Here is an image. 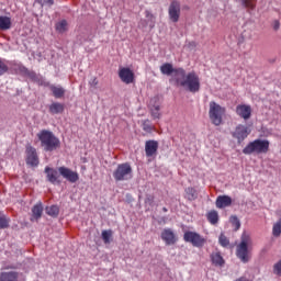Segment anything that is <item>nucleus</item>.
I'll return each mask as SVG.
<instances>
[{
    "label": "nucleus",
    "mask_w": 281,
    "mask_h": 281,
    "mask_svg": "<svg viewBox=\"0 0 281 281\" xmlns=\"http://www.w3.org/2000/svg\"><path fill=\"white\" fill-rule=\"evenodd\" d=\"M160 72L164 76H171L170 82H173L176 87L187 89L190 93H199L201 91V79L194 71L186 74V69L173 68L172 64L166 63L160 66Z\"/></svg>",
    "instance_id": "nucleus-1"
},
{
    "label": "nucleus",
    "mask_w": 281,
    "mask_h": 281,
    "mask_svg": "<svg viewBox=\"0 0 281 281\" xmlns=\"http://www.w3.org/2000/svg\"><path fill=\"white\" fill-rule=\"evenodd\" d=\"M37 138L45 153H54V150H58V148H60V139L49 130L40 131L37 133Z\"/></svg>",
    "instance_id": "nucleus-2"
},
{
    "label": "nucleus",
    "mask_w": 281,
    "mask_h": 281,
    "mask_svg": "<svg viewBox=\"0 0 281 281\" xmlns=\"http://www.w3.org/2000/svg\"><path fill=\"white\" fill-rule=\"evenodd\" d=\"M270 143L267 139L257 138L246 145L243 149L244 155H267L269 153Z\"/></svg>",
    "instance_id": "nucleus-3"
},
{
    "label": "nucleus",
    "mask_w": 281,
    "mask_h": 281,
    "mask_svg": "<svg viewBox=\"0 0 281 281\" xmlns=\"http://www.w3.org/2000/svg\"><path fill=\"white\" fill-rule=\"evenodd\" d=\"M249 245H251V237L247 233H243L236 248V256L244 263L249 262Z\"/></svg>",
    "instance_id": "nucleus-4"
},
{
    "label": "nucleus",
    "mask_w": 281,
    "mask_h": 281,
    "mask_svg": "<svg viewBox=\"0 0 281 281\" xmlns=\"http://www.w3.org/2000/svg\"><path fill=\"white\" fill-rule=\"evenodd\" d=\"M223 115H225V108L214 101H211L209 117L214 126H221V124H223Z\"/></svg>",
    "instance_id": "nucleus-5"
},
{
    "label": "nucleus",
    "mask_w": 281,
    "mask_h": 281,
    "mask_svg": "<svg viewBox=\"0 0 281 281\" xmlns=\"http://www.w3.org/2000/svg\"><path fill=\"white\" fill-rule=\"evenodd\" d=\"M113 177L115 181H128L133 179V167L128 162L120 164L113 171Z\"/></svg>",
    "instance_id": "nucleus-6"
},
{
    "label": "nucleus",
    "mask_w": 281,
    "mask_h": 281,
    "mask_svg": "<svg viewBox=\"0 0 281 281\" xmlns=\"http://www.w3.org/2000/svg\"><path fill=\"white\" fill-rule=\"evenodd\" d=\"M183 240L184 243H190L192 247H198L199 249L204 247L205 243H207V240L201 236V234L192 231H187L183 234Z\"/></svg>",
    "instance_id": "nucleus-7"
},
{
    "label": "nucleus",
    "mask_w": 281,
    "mask_h": 281,
    "mask_svg": "<svg viewBox=\"0 0 281 281\" xmlns=\"http://www.w3.org/2000/svg\"><path fill=\"white\" fill-rule=\"evenodd\" d=\"M251 134V130L246 125L239 124L235 127V131L232 133V137L237 139L238 144H243L247 137Z\"/></svg>",
    "instance_id": "nucleus-8"
},
{
    "label": "nucleus",
    "mask_w": 281,
    "mask_h": 281,
    "mask_svg": "<svg viewBox=\"0 0 281 281\" xmlns=\"http://www.w3.org/2000/svg\"><path fill=\"white\" fill-rule=\"evenodd\" d=\"M168 14L172 23H179V19H181V2L177 0L171 1Z\"/></svg>",
    "instance_id": "nucleus-9"
},
{
    "label": "nucleus",
    "mask_w": 281,
    "mask_h": 281,
    "mask_svg": "<svg viewBox=\"0 0 281 281\" xmlns=\"http://www.w3.org/2000/svg\"><path fill=\"white\" fill-rule=\"evenodd\" d=\"M25 155L26 165L31 166L32 168H36V166L40 164L38 153H36V149L32 145H26Z\"/></svg>",
    "instance_id": "nucleus-10"
},
{
    "label": "nucleus",
    "mask_w": 281,
    "mask_h": 281,
    "mask_svg": "<svg viewBox=\"0 0 281 281\" xmlns=\"http://www.w3.org/2000/svg\"><path fill=\"white\" fill-rule=\"evenodd\" d=\"M252 111L254 110L251 109V105L245 104V103H240L235 108L236 115L241 120H244L245 122H247L248 120H251Z\"/></svg>",
    "instance_id": "nucleus-11"
},
{
    "label": "nucleus",
    "mask_w": 281,
    "mask_h": 281,
    "mask_svg": "<svg viewBox=\"0 0 281 281\" xmlns=\"http://www.w3.org/2000/svg\"><path fill=\"white\" fill-rule=\"evenodd\" d=\"M58 172H59V175H61V177L64 179L69 181V183H76L80 179V176L78 175V172H76L67 167H59Z\"/></svg>",
    "instance_id": "nucleus-12"
},
{
    "label": "nucleus",
    "mask_w": 281,
    "mask_h": 281,
    "mask_svg": "<svg viewBox=\"0 0 281 281\" xmlns=\"http://www.w3.org/2000/svg\"><path fill=\"white\" fill-rule=\"evenodd\" d=\"M119 78L125 85H133V82H135V72H133L131 68L123 67L119 70Z\"/></svg>",
    "instance_id": "nucleus-13"
},
{
    "label": "nucleus",
    "mask_w": 281,
    "mask_h": 281,
    "mask_svg": "<svg viewBox=\"0 0 281 281\" xmlns=\"http://www.w3.org/2000/svg\"><path fill=\"white\" fill-rule=\"evenodd\" d=\"M149 111L154 120H159L161 117V103H159V97H154L149 101Z\"/></svg>",
    "instance_id": "nucleus-14"
},
{
    "label": "nucleus",
    "mask_w": 281,
    "mask_h": 281,
    "mask_svg": "<svg viewBox=\"0 0 281 281\" xmlns=\"http://www.w3.org/2000/svg\"><path fill=\"white\" fill-rule=\"evenodd\" d=\"M160 238L166 245H176L177 240H179L172 228H165L161 232Z\"/></svg>",
    "instance_id": "nucleus-15"
},
{
    "label": "nucleus",
    "mask_w": 281,
    "mask_h": 281,
    "mask_svg": "<svg viewBox=\"0 0 281 281\" xmlns=\"http://www.w3.org/2000/svg\"><path fill=\"white\" fill-rule=\"evenodd\" d=\"M159 150V143L157 140H146L145 155L146 157H155Z\"/></svg>",
    "instance_id": "nucleus-16"
},
{
    "label": "nucleus",
    "mask_w": 281,
    "mask_h": 281,
    "mask_svg": "<svg viewBox=\"0 0 281 281\" xmlns=\"http://www.w3.org/2000/svg\"><path fill=\"white\" fill-rule=\"evenodd\" d=\"M45 175H46L47 181L49 183H53V186H56V183H60V180H58V171L56 169L46 167Z\"/></svg>",
    "instance_id": "nucleus-17"
},
{
    "label": "nucleus",
    "mask_w": 281,
    "mask_h": 281,
    "mask_svg": "<svg viewBox=\"0 0 281 281\" xmlns=\"http://www.w3.org/2000/svg\"><path fill=\"white\" fill-rule=\"evenodd\" d=\"M215 205L218 210L229 207L232 205V198L229 195H220L215 201Z\"/></svg>",
    "instance_id": "nucleus-18"
},
{
    "label": "nucleus",
    "mask_w": 281,
    "mask_h": 281,
    "mask_svg": "<svg viewBox=\"0 0 281 281\" xmlns=\"http://www.w3.org/2000/svg\"><path fill=\"white\" fill-rule=\"evenodd\" d=\"M48 111L52 115H58L60 113H65V104L60 103V102H53L49 106H48Z\"/></svg>",
    "instance_id": "nucleus-19"
},
{
    "label": "nucleus",
    "mask_w": 281,
    "mask_h": 281,
    "mask_svg": "<svg viewBox=\"0 0 281 281\" xmlns=\"http://www.w3.org/2000/svg\"><path fill=\"white\" fill-rule=\"evenodd\" d=\"M0 281H19V272L16 271L1 272Z\"/></svg>",
    "instance_id": "nucleus-20"
},
{
    "label": "nucleus",
    "mask_w": 281,
    "mask_h": 281,
    "mask_svg": "<svg viewBox=\"0 0 281 281\" xmlns=\"http://www.w3.org/2000/svg\"><path fill=\"white\" fill-rule=\"evenodd\" d=\"M49 90L52 91L54 98H56L57 100H60V98H65V88L52 85L49 86Z\"/></svg>",
    "instance_id": "nucleus-21"
},
{
    "label": "nucleus",
    "mask_w": 281,
    "mask_h": 281,
    "mask_svg": "<svg viewBox=\"0 0 281 281\" xmlns=\"http://www.w3.org/2000/svg\"><path fill=\"white\" fill-rule=\"evenodd\" d=\"M211 261L214 267H223L225 265V259H223L221 252H212Z\"/></svg>",
    "instance_id": "nucleus-22"
},
{
    "label": "nucleus",
    "mask_w": 281,
    "mask_h": 281,
    "mask_svg": "<svg viewBox=\"0 0 281 281\" xmlns=\"http://www.w3.org/2000/svg\"><path fill=\"white\" fill-rule=\"evenodd\" d=\"M43 216V204L37 203L32 209V218L31 221H38Z\"/></svg>",
    "instance_id": "nucleus-23"
},
{
    "label": "nucleus",
    "mask_w": 281,
    "mask_h": 281,
    "mask_svg": "<svg viewBox=\"0 0 281 281\" xmlns=\"http://www.w3.org/2000/svg\"><path fill=\"white\" fill-rule=\"evenodd\" d=\"M184 192V198L188 199V201H196V199H199V192H196V189L192 187L187 188Z\"/></svg>",
    "instance_id": "nucleus-24"
},
{
    "label": "nucleus",
    "mask_w": 281,
    "mask_h": 281,
    "mask_svg": "<svg viewBox=\"0 0 281 281\" xmlns=\"http://www.w3.org/2000/svg\"><path fill=\"white\" fill-rule=\"evenodd\" d=\"M12 27V20L8 16L0 15V30L5 31Z\"/></svg>",
    "instance_id": "nucleus-25"
},
{
    "label": "nucleus",
    "mask_w": 281,
    "mask_h": 281,
    "mask_svg": "<svg viewBox=\"0 0 281 281\" xmlns=\"http://www.w3.org/2000/svg\"><path fill=\"white\" fill-rule=\"evenodd\" d=\"M206 218L209 221V223H211V225H216V223H218V212L217 211H210L206 214Z\"/></svg>",
    "instance_id": "nucleus-26"
},
{
    "label": "nucleus",
    "mask_w": 281,
    "mask_h": 281,
    "mask_svg": "<svg viewBox=\"0 0 281 281\" xmlns=\"http://www.w3.org/2000/svg\"><path fill=\"white\" fill-rule=\"evenodd\" d=\"M113 237V231H102L101 238L104 243V245H109L111 243V238Z\"/></svg>",
    "instance_id": "nucleus-27"
},
{
    "label": "nucleus",
    "mask_w": 281,
    "mask_h": 281,
    "mask_svg": "<svg viewBox=\"0 0 281 281\" xmlns=\"http://www.w3.org/2000/svg\"><path fill=\"white\" fill-rule=\"evenodd\" d=\"M46 214H48V216H53L54 218H56V216L60 214V209L57 205L48 206L46 207Z\"/></svg>",
    "instance_id": "nucleus-28"
},
{
    "label": "nucleus",
    "mask_w": 281,
    "mask_h": 281,
    "mask_svg": "<svg viewBox=\"0 0 281 281\" xmlns=\"http://www.w3.org/2000/svg\"><path fill=\"white\" fill-rule=\"evenodd\" d=\"M56 32L59 34H64V32H67V20H61L58 22L55 26Z\"/></svg>",
    "instance_id": "nucleus-29"
},
{
    "label": "nucleus",
    "mask_w": 281,
    "mask_h": 281,
    "mask_svg": "<svg viewBox=\"0 0 281 281\" xmlns=\"http://www.w3.org/2000/svg\"><path fill=\"white\" fill-rule=\"evenodd\" d=\"M142 126L145 133H153V131H155V126L150 123V120L143 121Z\"/></svg>",
    "instance_id": "nucleus-30"
},
{
    "label": "nucleus",
    "mask_w": 281,
    "mask_h": 281,
    "mask_svg": "<svg viewBox=\"0 0 281 281\" xmlns=\"http://www.w3.org/2000/svg\"><path fill=\"white\" fill-rule=\"evenodd\" d=\"M241 4L244 5V8H247L248 10L256 9V0H241Z\"/></svg>",
    "instance_id": "nucleus-31"
},
{
    "label": "nucleus",
    "mask_w": 281,
    "mask_h": 281,
    "mask_svg": "<svg viewBox=\"0 0 281 281\" xmlns=\"http://www.w3.org/2000/svg\"><path fill=\"white\" fill-rule=\"evenodd\" d=\"M144 202H145V205H148V207H153L155 205V195L146 194Z\"/></svg>",
    "instance_id": "nucleus-32"
},
{
    "label": "nucleus",
    "mask_w": 281,
    "mask_h": 281,
    "mask_svg": "<svg viewBox=\"0 0 281 281\" xmlns=\"http://www.w3.org/2000/svg\"><path fill=\"white\" fill-rule=\"evenodd\" d=\"M273 236L278 237L281 234V218L272 227Z\"/></svg>",
    "instance_id": "nucleus-33"
},
{
    "label": "nucleus",
    "mask_w": 281,
    "mask_h": 281,
    "mask_svg": "<svg viewBox=\"0 0 281 281\" xmlns=\"http://www.w3.org/2000/svg\"><path fill=\"white\" fill-rule=\"evenodd\" d=\"M218 243L222 247H229V239L225 234H221L218 237Z\"/></svg>",
    "instance_id": "nucleus-34"
},
{
    "label": "nucleus",
    "mask_w": 281,
    "mask_h": 281,
    "mask_svg": "<svg viewBox=\"0 0 281 281\" xmlns=\"http://www.w3.org/2000/svg\"><path fill=\"white\" fill-rule=\"evenodd\" d=\"M10 227V220L5 216H0V229H8Z\"/></svg>",
    "instance_id": "nucleus-35"
},
{
    "label": "nucleus",
    "mask_w": 281,
    "mask_h": 281,
    "mask_svg": "<svg viewBox=\"0 0 281 281\" xmlns=\"http://www.w3.org/2000/svg\"><path fill=\"white\" fill-rule=\"evenodd\" d=\"M8 64L3 59L0 58V76L8 74Z\"/></svg>",
    "instance_id": "nucleus-36"
},
{
    "label": "nucleus",
    "mask_w": 281,
    "mask_h": 281,
    "mask_svg": "<svg viewBox=\"0 0 281 281\" xmlns=\"http://www.w3.org/2000/svg\"><path fill=\"white\" fill-rule=\"evenodd\" d=\"M273 273H274V276L281 277V260H279L277 263H274Z\"/></svg>",
    "instance_id": "nucleus-37"
},
{
    "label": "nucleus",
    "mask_w": 281,
    "mask_h": 281,
    "mask_svg": "<svg viewBox=\"0 0 281 281\" xmlns=\"http://www.w3.org/2000/svg\"><path fill=\"white\" fill-rule=\"evenodd\" d=\"M231 223H232L233 225H235L236 229H240V221L238 220L237 216L232 215V216H231Z\"/></svg>",
    "instance_id": "nucleus-38"
},
{
    "label": "nucleus",
    "mask_w": 281,
    "mask_h": 281,
    "mask_svg": "<svg viewBox=\"0 0 281 281\" xmlns=\"http://www.w3.org/2000/svg\"><path fill=\"white\" fill-rule=\"evenodd\" d=\"M90 87H92L93 89L98 88L99 81L97 77H93L90 81H89Z\"/></svg>",
    "instance_id": "nucleus-39"
},
{
    "label": "nucleus",
    "mask_w": 281,
    "mask_h": 281,
    "mask_svg": "<svg viewBox=\"0 0 281 281\" xmlns=\"http://www.w3.org/2000/svg\"><path fill=\"white\" fill-rule=\"evenodd\" d=\"M19 70L21 71V74H30V70L27 68H25V66H18Z\"/></svg>",
    "instance_id": "nucleus-40"
},
{
    "label": "nucleus",
    "mask_w": 281,
    "mask_h": 281,
    "mask_svg": "<svg viewBox=\"0 0 281 281\" xmlns=\"http://www.w3.org/2000/svg\"><path fill=\"white\" fill-rule=\"evenodd\" d=\"M273 30H276V31L280 30V21L276 20L273 22Z\"/></svg>",
    "instance_id": "nucleus-41"
},
{
    "label": "nucleus",
    "mask_w": 281,
    "mask_h": 281,
    "mask_svg": "<svg viewBox=\"0 0 281 281\" xmlns=\"http://www.w3.org/2000/svg\"><path fill=\"white\" fill-rule=\"evenodd\" d=\"M40 85H41L42 87H52V85H49L48 81H44V80H41V81H40Z\"/></svg>",
    "instance_id": "nucleus-42"
},
{
    "label": "nucleus",
    "mask_w": 281,
    "mask_h": 281,
    "mask_svg": "<svg viewBox=\"0 0 281 281\" xmlns=\"http://www.w3.org/2000/svg\"><path fill=\"white\" fill-rule=\"evenodd\" d=\"M54 3V0H44L43 5H52Z\"/></svg>",
    "instance_id": "nucleus-43"
},
{
    "label": "nucleus",
    "mask_w": 281,
    "mask_h": 281,
    "mask_svg": "<svg viewBox=\"0 0 281 281\" xmlns=\"http://www.w3.org/2000/svg\"><path fill=\"white\" fill-rule=\"evenodd\" d=\"M188 47L194 48L196 47V42H189Z\"/></svg>",
    "instance_id": "nucleus-44"
},
{
    "label": "nucleus",
    "mask_w": 281,
    "mask_h": 281,
    "mask_svg": "<svg viewBox=\"0 0 281 281\" xmlns=\"http://www.w3.org/2000/svg\"><path fill=\"white\" fill-rule=\"evenodd\" d=\"M147 16H150V19H155V16L150 13H147Z\"/></svg>",
    "instance_id": "nucleus-45"
},
{
    "label": "nucleus",
    "mask_w": 281,
    "mask_h": 281,
    "mask_svg": "<svg viewBox=\"0 0 281 281\" xmlns=\"http://www.w3.org/2000/svg\"><path fill=\"white\" fill-rule=\"evenodd\" d=\"M162 212H168V209L166 206L162 207Z\"/></svg>",
    "instance_id": "nucleus-46"
},
{
    "label": "nucleus",
    "mask_w": 281,
    "mask_h": 281,
    "mask_svg": "<svg viewBox=\"0 0 281 281\" xmlns=\"http://www.w3.org/2000/svg\"><path fill=\"white\" fill-rule=\"evenodd\" d=\"M4 269H12V267H10V268H4Z\"/></svg>",
    "instance_id": "nucleus-47"
}]
</instances>
